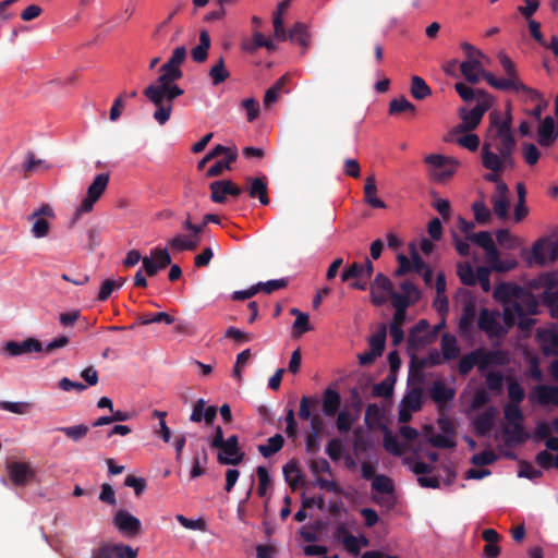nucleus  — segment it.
Wrapping results in <instances>:
<instances>
[{
  "label": "nucleus",
  "mask_w": 558,
  "mask_h": 558,
  "mask_svg": "<svg viewBox=\"0 0 558 558\" xmlns=\"http://www.w3.org/2000/svg\"><path fill=\"white\" fill-rule=\"evenodd\" d=\"M508 397L509 402L508 403H514L520 405V403L525 398V392L523 387L517 381V380H510L508 385Z\"/></svg>",
  "instance_id": "obj_52"
},
{
  "label": "nucleus",
  "mask_w": 558,
  "mask_h": 558,
  "mask_svg": "<svg viewBox=\"0 0 558 558\" xmlns=\"http://www.w3.org/2000/svg\"><path fill=\"white\" fill-rule=\"evenodd\" d=\"M494 100V97L485 89H477V102L475 107L470 111L465 109L460 110L462 123L457 125L453 132L463 133L476 129L485 112L493 106Z\"/></svg>",
  "instance_id": "obj_4"
},
{
  "label": "nucleus",
  "mask_w": 558,
  "mask_h": 558,
  "mask_svg": "<svg viewBox=\"0 0 558 558\" xmlns=\"http://www.w3.org/2000/svg\"><path fill=\"white\" fill-rule=\"evenodd\" d=\"M56 430L63 433L69 439L78 442L87 436L89 433V426L86 424H78L58 427Z\"/></svg>",
  "instance_id": "obj_36"
},
{
  "label": "nucleus",
  "mask_w": 558,
  "mask_h": 558,
  "mask_svg": "<svg viewBox=\"0 0 558 558\" xmlns=\"http://www.w3.org/2000/svg\"><path fill=\"white\" fill-rule=\"evenodd\" d=\"M489 125L496 126L499 130H504V128H507L508 132H512V114L510 111V108L506 111V116L504 119H501V116L498 111H492L489 113Z\"/></svg>",
  "instance_id": "obj_42"
},
{
  "label": "nucleus",
  "mask_w": 558,
  "mask_h": 558,
  "mask_svg": "<svg viewBox=\"0 0 558 558\" xmlns=\"http://www.w3.org/2000/svg\"><path fill=\"white\" fill-rule=\"evenodd\" d=\"M124 283V279H121L119 281L112 280V279H106L100 287L99 293H98V300L99 301H106L110 298L111 293L114 290L120 289Z\"/></svg>",
  "instance_id": "obj_47"
},
{
  "label": "nucleus",
  "mask_w": 558,
  "mask_h": 558,
  "mask_svg": "<svg viewBox=\"0 0 558 558\" xmlns=\"http://www.w3.org/2000/svg\"><path fill=\"white\" fill-rule=\"evenodd\" d=\"M248 195L251 197H258L262 205L269 204V197L267 194V179L266 177L260 178H247Z\"/></svg>",
  "instance_id": "obj_21"
},
{
  "label": "nucleus",
  "mask_w": 558,
  "mask_h": 558,
  "mask_svg": "<svg viewBox=\"0 0 558 558\" xmlns=\"http://www.w3.org/2000/svg\"><path fill=\"white\" fill-rule=\"evenodd\" d=\"M215 448L219 449L217 460L222 465H238L244 459V452H242L239 447V438L236 435L228 437Z\"/></svg>",
  "instance_id": "obj_7"
},
{
  "label": "nucleus",
  "mask_w": 558,
  "mask_h": 558,
  "mask_svg": "<svg viewBox=\"0 0 558 558\" xmlns=\"http://www.w3.org/2000/svg\"><path fill=\"white\" fill-rule=\"evenodd\" d=\"M23 168V177L26 179L32 173L37 171H45L50 169V165L46 162L44 159L36 158L35 154L33 151H27L26 154V160L22 166Z\"/></svg>",
  "instance_id": "obj_27"
},
{
  "label": "nucleus",
  "mask_w": 558,
  "mask_h": 558,
  "mask_svg": "<svg viewBox=\"0 0 558 558\" xmlns=\"http://www.w3.org/2000/svg\"><path fill=\"white\" fill-rule=\"evenodd\" d=\"M504 416L506 420L505 425H510V424L512 425L513 423L514 424L524 423V414H523L520 405L514 404V403H507L504 407Z\"/></svg>",
  "instance_id": "obj_40"
},
{
  "label": "nucleus",
  "mask_w": 558,
  "mask_h": 558,
  "mask_svg": "<svg viewBox=\"0 0 558 558\" xmlns=\"http://www.w3.org/2000/svg\"><path fill=\"white\" fill-rule=\"evenodd\" d=\"M429 396L434 402L441 407L453 400L456 391L442 381L437 380L430 387Z\"/></svg>",
  "instance_id": "obj_19"
},
{
  "label": "nucleus",
  "mask_w": 558,
  "mask_h": 558,
  "mask_svg": "<svg viewBox=\"0 0 558 558\" xmlns=\"http://www.w3.org/2000/svg\"><path fill=\"white\" fill-rule=\"evenodd\" d=\"M308 466L312 474L316 477L320 473H331L330 464L325 458L311 459Z\"/></svg>",
  "instance_id": "obj_60"
},
{
  "label": "nucleus",
  "mask_w": 558,
  "mask_h": 558,
  "mask_svg": "<svg viewBox=\"0 0 558 558\" xmlns=\"http://www.w3.org/2000/svg\"><path fill=\"white\" fill-rule=\"evenodd\" d=\"M520 292V287L512 283L502 282L495 288L494 298L500 302L509 304L514 302L511 300L518 298Z\"/></svg>",
  "instance_id": "obj_24"
},
{
  "label": "nucleus",
  "mask_w": 558,
  "mask_h": 558,
  "mask_svg": "<svg viewBox=\"0 0 558 558\" xmlns=\"http://www.w3.org/2000/svg\"><path fill=\"white\" fill-rule=\"evenodd\" d=\"M160 270L171 265V256L167 248H153L150 251V257Z\"/></svg>",
  "instance_id": "obj_50"
},
{
  "label": "nucleus",
  "mask_w": 558,
  "mask_h": 558,
  "mask_svg": "<svg viewBox=\"0 0 558 558\" xmlns=\"http://www.w3.org/2000/svg\"><path fill=\"white\" fill-rule=\"evenodd\" d=\"M475 315V304L472 301L465 302L459 320V330L462 335L472 333L474 328Z\"/></svg>",
  "instance_id": "obj_20"
},
{
  "label": "nucleus",
  "mask_w": 558,
  "mask_h": 558,
  "mask_svg": "<svg viewBox=\"0 0 558 558\" xmlns=\"http://www.w3.org/2000/svg\"><path fill=\"white\" fill-rule=\"evenodd\" d=\"M537 339L546 356L558 355V329L538 330Z\"/></svg>",
  "instance_id": "obj_16"
},
{
  "label": "nucleus",
  "mask_w": 558,
  "mask_h": 558,
  "mask_svg": "<svg viewBox=\"0 0 558 558\" xmlns=\"http://www.w3.org/2000/svg\"><path fill=\"white\" fill-rule=\"evenodd\" d=\"M393 292L392 281L383 272H378L369 286L371 302L375 306H381Z\"/></svg>",
  "instance_id": "obj_8"
},
{
  "label": "nucleus",
  "mask_w": 558,
  "mask_h": 558,
  "mask_svg": "<svg viewBox=\"0 0 558 558\" xmlns=\"http://www.w3.org/2000/svg\"><path fill=\"white\" fill-rule=\"evenodd\" d=\"M441 353L444 360L449 361L458 357L460 350L453 336L445 333L441 337Z\"/></svg>",
  "instance_id": "obj_34"
},
{
  "label": "nucleus",
  "mask_w": 558,
  "mask_h": 558,
  "mask_svg": "<svg viewBox=\"0 0 558 558\" xmlns=\"http://www.w3.org/2000/svg\"><path fill=\"white\" fill-rule=\"evenodd\" d=\"M423 390L413 388L403 399L402 404L410 411H418L422 407Z\"/></svg>",
  "instance_id": "obj_44"
},
{
  "label": "nucleus",
  "mask_w": 558,
  "mask_h": 558,
  "mask_svg": "<svg viewBox=\"0 0 558 558\" xmlns=\"http://www.w3.org/2000/svg\"><path fill=\"white\" fill-rule=\"evenodd\" d=\"M364 278L361 263L353 262L341 272L342 282H351L355 279Z\"/></svg>",
  "instance_id": "obj_54"
},
{
  "label": "nucleus",
  "mask_w": 558,
  "mask_h": 558,
  "mask_svg": "<svg viewBox=\"0 0 558 558\" xmlns=\"http://www.w3.org/2000/svg\"><path fill=\"white\" fill-rule=\"evenodd\" d=\"M364 199L373 208H386V204L377 197V186L374 175H369L365 180Z\"/></svg>",
  "instance_id": "obj_26"
},
{
  "label": "nucleus",
  "mask_w": 558,
  "mask_h": 558,
  "mask_svg": "<svg viewBox=\"0 0 558 558\" xmlns=\"http://www.w3.org/2000/svg\"><path fill=\"white\" fill-rule=\"evenodd\" d=\"M395 378L387 377L378 384H375L373 387V396L374 397H391L393 392Z\"/></svg>",
  "instance_id": "obj_48"
},
{
  "label": "nucleus",
  "mask_w": 558,
  "mask_h": 558,
  "mask_svg": "<svg viewBox=\"0 0 558 558\" xmlns=\"http://www.w3.org/2000/svg\"><path fill=\"white\" fill-rule=\"evenodd\" d=\"M457 274L463 284L470 287L476 284V274L470 263H459Z\"/></svg>",
  "instance_id": "obj_43"
},
{
  "label": "nucleus",
  "mask_w": 558,
  "mask_h": 558,
  "mask_svg": "<svg viewBox=\"0 0 558 558\" xmlns=\"http://www.w3.org/2000/svg\"><path fill=\"white\" fill-rule=\"evenodd\" d=\"M356 417L347 411H340L337 416V428L341 434L348 433L354 424Z\"/></svg>",
  "instance_id": "obj_56"
},
{
  "label": "nucleus",
  "mask_w": 558,
  "mask_h": 558,
  "mask_svg": "<svg viewBox=\"0 0 558 558\" xmlns=\"http://www.w3.org/2000/svg\"><path fill=\"white\" fill-rule=\"evenodd\" d=\"M411 95L416 100H423L432 95L430 87L426 84V82L417 75L412 76L411 78Z\"/></svg>",
  "instance_id": "obj_33"
},
{
  "label": "nucleus",
  "mask_w": 558,
  "mask_h": 558,
  "mask_svg": "<svg viewBox=\"0 0 558 558\" xmlns=\"http://www.w3.org/2000/svg\"><path fill=\"white\" fill-rule=\"evenodd\" d=\"M502 318L508 327L513 326L519 318H524V308L518 303H509L505 305Z\"/></svg>",
  "instance_id": "obj_30"
},
{
  "label": "nucleus",
  "mask_w": 558,
  "mask_h": 558,
  "mask_svg": "<svg viewBox=\"0 0 558 558\" xmlns=\"http://www.w3.org/2000/svg\"><path fill=\"white\" fill-rule=\"evenodd\" d=\"M480 68L478 60H465L460 64V70L465 80L471 84H477L482 74L475 72Z\"/></svg>",
  "instance_id": "obj_38"
},
{
  "label": "nucleus",
  "mask_w": 558,
  "mask_h": 558,
  "mask_svg": "<svg viewBox=\"0 0 558 558\" xmlns=\"http://www.w3.org/2000/svg\"><path fill=\"white\" fill-rule=\"evenodd\" d=\"M501 433L505 446L508 448L523 445L531 438V434L525 429L524 423L504 425Z\"/></svg>",
  "instance_id": "obj_9"
},
{
  "label": "nucleus",
  "mask_w": 558,
  "mask_h": 558,
  "mask_svg": "<svg viewBox=\"0 0 558 558\" xmlns=\"http://www.w3.org/2000/svg\"><path fill=\"white\" fill-rule=\"evenodd\" d=\"M151 323H165L171 325L174 323V318L166 312L155 313L154 315H142L138 317L140 325H148Z\"/></svg>",
  "instance_id": "obj_49"
},
{
  "label": "nucleus",
  "mask_w": 558,
  "mask_h": 558,
  "mask_svg": "<svg viewBox=\"0 0 558 558\" xmlns=\"http://www.w3.org/2000/svg\"><path fill=\"white\" fill-rule=\"evenodd\" d=\"M425 162L429 167V177L436 182L447 181L459 167L458 160L438 154L426 156Z\"/></svg>",
  "instance_id": "obj_6"
},
{
  "label": "nucleus",
  "mask_w": 558,
  "mask_h": 558,
  "mask_svg": "<svg viewBox=\"0 0 558 558\" xmlns=\"http://www.w3.org/2000/svg\"><path fill=\"white\" fill-rule=\"evenodd\" d=\"M208 461V453L206 448L203 446L201 451H197L193 458V466L190 472L191 478H196L205 473V465Z\"/></svg>",
  "instance_id": "obj_37"
},
{
  "label": "nucleus",
  "mask_w": 558,
  "mask_h": 558,
  "mask_svg": "<svg viewBox=\"0 0 558 558\" xmlns=\"http://www.w3.org/2000/svg\"><path fill=\"white\" fill-rule=\"evenodd\" d=\"M485 381L490 391L500 392L504 386V376L499 372H489L485 376Z\"/></svg>",
  "instance_id": "obj_59"
},
{
  "label": "nucleus",
  "mask_w": 558,
  "mask_h": 558,
  "mask_svg": "<svg viewBox=\"0 0 558 558\" xmlns=\"http://www.w3.org/2000/svg\"><path fill=\"white\" fill-rule=\"evenodd\" d=\"M210 199L217 204H225L229 196V180H216L209 184Z\"/></svg>",
  "instance_id": "obj_29"
},
{
  "label": "nucleus",
  "mask_w": 558,
  "mask_h": 558,
  "mask_svg": "<svg viewBox=\"0 0 558 558\" xmlns=\"http://www.w3.org/2000/svg\"><path fill=\"white\" fill-rule=\"evenodd\" d=\"M517 141L513 132H508L505 126L499 130L489 125L481 149L482 165L489 171L499 169L498 155L509 150H515Z\"/></svg>",
  "instance_id": "obj_2"
},
{
  "label": "nucleus",
  "mask_w": 558,
  "mask_h": 558,
  "mask_svg": "<svg viewBox=\"0 0 558 558\" xmlns=\"http://www.w3.org/2000/svg\"><path fill=\"white\" fill-rule=\"evenodd\" d=\"M210 48V36L206 29L199 33V44L191 50L192 59L197 63H203L207 60L208 50Z\"/></svg>",
  "instance_id": "obj_25"
},
{
  "label": "nucleus",
  "mask_w": 558,
  "mask_h": 558,
  "mask_svg": "<svg viewBox=\"0 0 558 558\" xmlns=\"http://www.w3.org/2000/svg\"><path fill=\"white\" fill-rule=\"evenodd\" d=\"M495 415L496 409L490 405L473 420V428L478 437H485L489 434L494 427Z\"/></svg>",
  "instance_id": "obj_17"
},
{
  "label": "nucleus",
  "mask_w": 558,
  "mask_h": 558,
  "mask_svg": "<svg viewBox=\"0 0 558 558\" xmlns=\"http://www.w3.org/2000/svg\"><path fill=\"white\" fill-rule=\"evenodd\" d=\"M32 233L35 238H44L47 236L50 230V223L46 218L35 217Z\"/></svg>",
  "instance_id": "obj_61"
},
{
  "label": "nucleus",
  "mask_w": 558,
  "mask_h": 558,
  "mask_svg": "<svg viewBox=\"0 0 558 558\" xmlns=\"http://www.w3.org/2000/svg\"><path fill=\"white\" fill-rule=\"evenodd\" d=\"M497 460V456L492 450H484L480 453L472 456L471 463L477 466L489 465Z\"/></svg>",
  "instance_id": "obj_58"
},
{
  "label": "nucleus",
  "mask_w": 558,
  "mask_h": 558,
  "mask_svg": "<svg viewBox=\"0 0 558 558\" xmlns=\"http://www.w3.org/2000/svg\"><path fill=\"white\" fill-rule=\"evenodd\" d=\"M468 241H471L472 243L476 244L477 246L485 250L489 245L494 243V240L492 238V234L488 231H481L477 233H472L466 236Z\"/></svg>",
  "instance_id": "obj_57"
},
{
  "label": "nucleus",
  "mask_w": 558,
  "mask_h": 558,
  "mask_svg": "<svg viewBox=\"0 0 558 558\" xmlns=\"http://www.w3.org/2000/svg\"><path fill=\"white\" fill-rule=\"evenodd\" d=\"M557 131L555 129V121L551 117H546L538 129V144L547 147L551 145L557 138Z\"/></svg>",
  "instance_id": "obj_22"
},
{
  "label": "nucleus",
  "mask_w": 558,
  "mask_h": 558,
  "mask_svg": "<svg viewBox=\"0 0 558 558\" xmlns=\"http://www.w3.org/2000/svg\"><path fill=\"white\" fill-rule=\"evenodd\" d=\"M472 210L474 213V218L477 223L487 225L489 222L492 215L489 209L483 202L477 201L473 203Z\"/></svg>",
  "instance_id": "obj_53"
},
{
  "label": "nucleus",
  "mask_w": 558,
  "mask_h": 558,
  "mask_svg": "<svg viewBox=\"0 0 558 558\" xmlns=\"http://www.w3.org/2000/svg\"><path fill=\"white\" fill-rule=\"evenodd\" d=\"M533 397L541 405L558 407V386L538 385L533 390Z\"/></svg>",
  "instance_id": "obj_18"
},
{
  "label": "nucleus",
  "mask_w": 558,
  "mask_h": 558,
  "mask_svg": "<svg viewBox=\"0 0 558 558\" xmlns=\"http://www.w3.org/2000/svg\"><path fill=\"white\" fill-rule=\"evenodd\" d=\"M499 314L488 308H482L477 322L478 328L486 332L489 338L501 337L505 331L498 322Z\"/></svg>",
  "instance_id": "obj_10"
},
{
  "label": "nucleus",
  "mask_w": 558,
  "mask_h": 558,
  "mask_svg": "<svg viewBox=\"0 0 558 558\" xmlns=\"http://www.w3.org/2000/svg\"><path fill=\"white\" fill-rule=\"evenodd\" d=\"M319 403V399L316 396L302 397L299 409V416L302 420H310L313 415L311 414V408L316 407Z\"/></svg>",
  "instance_id": "obj_51"
},
{
  "label": "nucleus",
  "mask_w": 558,
  "mask_h": 558,
  "mask_svg": "<svg viewBox=\"0 0 558 558\" xmlns=\"http://www.w3.org/2000/svg\"><path fill=\"white\" fill-rule=\"evenodd\" d=\"M284 445V438L281 434H276L275 436L268 438L267 444L259 445L258 451L264 458H269L272 454L277 453L281 450Z\"/></svg>",
  "instance_id": "obj_32"
},
{
  "label": "nucleus",
  "mask_w": 558,
  "mask_h": 558,
  "mask_svg": "<svg viewBox=\"0 0 558 558\" xmlns=\"http://www.w3.org/2000/svg\"><path fill=\"white\" fill-rule=\"evenodd\" d=\"M480 350V372H484L490 366H504L509 363L508 353L504 350H485L483 348H478Z\"/></svg>",
  "instance_id": "obj_13"
},
{
  "label": "nucleus",
  "mask_w": 558,
  "mask_h": 558,
  "mask_svg": "<svg viewBox=\"0 0 558 558\" xmlns=\"http://www.w3.org/2000/svg\"><path fill=\"white\" fill-rule=\"evenodd\" d=\"M384 448L386 451L395 456H400L402 453L400 442L389 430H386L384 435Z\"/></svg>",
  "instance_id": "obj_62"
},
{
  "label": "nucleus",
  "mask_w": 558,
  "mask_h": 558,
  "mask_svg": "<svg viewBox=\"0 0 558 558\" xmlns=\"http://www.w3.org/2000/svg\"><path fill=\"white\" fill-rule=\"evenodd\" d=\"M113 521L118 530L124 535L134 536L141 532V521L126 510H119L116 513Z\"/></svg>",
  "instance_id": "obj_11"
},
{
  "label": "nucleus",
  "mask_w": 558,
  "mask_h": 558,
  "mask_svg": "<svg viewBox=\"0 0 558 558\" xmlns=\"http://www.w3.org/2000/svg\"><path fill=\"white\" fill-rule=\"evenodd\" d=\"M545 246L550 248L551 255L550 260H555L558 254V246L549 243L547 239H539L532 245L531 256L526 258V263L531 266L532 264H537L539 266H544L547 262L544 250Z\"/></svg>",
  "instance_id": "obj_14"
},
{
  "label": "nucleus",
  "mask_w": 558,
  "mask_h": 558,
  "mask_svg": "<svg viewBox=\"0 0 558 558\" xmlns=\"http://www.w3.org/2000/svg\"><path fill=\"white\" fill-rule=\"evenodd\" d=\"M5 351L11 356H19L23 354H29L33 352L43 351L41 342L35 338H28L22 342L9 341L5 344Z\"/></svg>",
  "instance_id": "obj_15"
},
{
  "label": "nucleus",
  "mask_w": 558,
  "mask_h": 558,
  "mask_svg": "<svg viewBox=\"0 0 558 558\" xmlns=\"http://www.w3.org/2000/svg\"><path fill=\"white\" fill-rule=\"evenodd\" d=\"M283 474H284V477H286L287 482L289 483V485L292 488H295V486L298 485L299 481L302 478V474H301V471H300V469L298 466V462L294 461V460L289 461L283 466Z\"/></svg>",
  "instance_id": "obj_45"
},
{
  "label": "nucleus",
  "mask_w": 558,
  "mask_h": 558,
  "mask_svg": "<svg viewBox=\"0 0 558 558\" xmlns=\"http://www.w3.org/2000/svg\"><path fill=\"white\" fill-rule=\"evenodd\" d=\"M92 558H117L114 544L101 542L99 546L93 550Z\"/></svg>",
  "instance_id": "obj_64"
},
{
  "label": "nucleus",
  "mask_w": 558,
  "mask_h": 558,
  "mask_svg": "<svg viewBox=\"0 0 558 558\" xmlns=\"http://www.w3.org/2000/svg\"><path fill=\"white\" fill-rule=\"evenodd\" d=\"M402 112H410L414 114L416 112L415 106L409 101L404 96L395 98L389 104V113L398 114Z\"/></svg>",
  "instance_id": "obj_41"
},
{
  "label": "nucleus",
  "mask_w": 558,
  "mask_h": 558,
  "mask_svg": "<svg viewBox=\"0 0 558 558\" xmlns=\"http://www.w3.org/2000/svg\"><path fill=\"white\" fill-rule=\"evenodd\" d=\"M110 175L108 172L99 173L95 177L94 181L87 189V195L82 204L76 208L73 218L71 219L70 227H73L83 214L93 210L95 203L101 197L109 183Z\"/></svg>",
  "instance_id": "obj_5"
},
{
  "label": "nucleus",
  "mask_w": 558,
  "mask_h": 558,
  "mask_svg": "<svg viewBox=\"0 0 558 558\" xmlns=\"http://www.w3.org/2000/svg\"><path fill=\"white\" fill-rule=\"evenodd\" d=\"M498 60L507 77L499 78L496 77L492 72L481 69L482 77L487 82L489 86L502 92H523L530 97L531 100H538L541 98L536 90L527 87L520 81L515 64L506 53L500 52L498 54Z\"/></svg>",
  "instance_id": "obj_3"
},
{
  "label": "nucleus",
  "mask_w": 558,
  "mask_h": 558,
  "mask_svg": "<svg viewBox=\"0 0 558 558\" xmlns=\"http://www.w3.org/2000/svg\"><path fill=\"white\" fill-rule=\"evenodd\" d=\"M429 442L433 447L439 449H451L456 447V441L452 437L445 434H436L429 438Z\"/></svg>",
  "instance_id": "obj_63"
},
{
  "label": "nucleus",
  "mask_w": 558,
  "mask_h": 558,
  "mask_svg": "<svg viewBox=\"0 0 558 558\" xmlns=\"http://www.w3.org/2000/svg\"><path fill=\"white\" fill-rule=\"evenodd\" d=\"M372 488L380 494H390L393 492V484L389 477L376 475L372 482Z\"/></svg>",
  "instance_id": "obj_55"
},
{
  "label": "nucleus",
  "mask_w": 558,
  "mask_h": 558,
  "mask_svg": "<svg viewBox=\"0 0 558 558\" xmlns=\"http://www.w3.org/2000/svg\"><path fill=\"white\" fill-rule=\"evenodd\" d=\"M480 350L475 349L466 354H464L459 361V373L463 376L468 375L474 366H477L480 369Z\"/></svg>",
  "instance_id": "obj_35"
},
{
  "label": "nucleus",
  "mask_w": 558,
  "mask_h": 558,
  "mask_svg": "<svg viewBox=\"0 0 558 558\" xmlns=\"http://www.w3.org/2000/svg\"><path fill=\"white\" fill-rule=\"evenodd\" d=\"M209 76L214 85H219L229 78L230 73L226 69L223 57H220L218 61L210 68Z\"/></svg>",
  "instance_id": "obj_39"
},
{
  "label": "nucleus",
  "mask_w": 558,
  "mask_h": 558,
  "mask_svg": "<svg viewBox=\"0 0 558 558\" xmlns=\"http://www.w3.org/2000/svg\"><path fill=\"white\" fill-rule=\"evenodd\" d=\"M160 72L156 82L148 85L143 94L156 106L153 114L156 122L165 125L170 120L174 99L184 94V90L175 84V81L182 78L183 72L169 61L162 64Z\"/></svg>",
  "instance_id": "obj_1"
},
{
  "label": "nucleus",
  "mask_w": 558,
  "mask_h": 558,
  "mask_svg": "<svg viewBox=\"0 0 558 558\" xmlns=\"http://www.w3.org/2000/svg\"><path fill=\"white\" fill-rule=\"evenodd\" d=\"M238 151H230L223 159L216 161L206 172V178L219 177L225 170H230L231 165L236 160Z\"/></svg>",
  "instance_id": "obj_28"
},
{
  "label": "nucleus",
  "mask_w": 558,
  "mask_h": 558,
  "mask_svg": "<svg viewBox=\"0 0 558 558\" xmlns=\"http://www.w3.org/2000/svg\"><path fill=\"white\" fill-rule=\"evenodd\" d=\"M288 39L298 43L304 50L308 47L310 35L304 23L296 22L289 31Z\"/></svg>",
  "instance_id": "obj_31"
},
{
  "label": "nucleus",
  "mask_w": 558,
  "mask_h": 558,
  "mask_svg": "<svg viewBox=\"0 0 558 558\" xmlns=\"http://www.w3.org/2000/svg\"><path fill=\"white\" fill-rule=\"evenodd\" d=\"M369 351L374 352L376 355L381 356L385 350L386 343V327L381 326V328L369 338Z\"/></svg>",
  "instance_id": "obj_46"
},
{
  "label": "nucleus",
  "mask_w": 558,
  "mask_h": 558,
  "mask_svg": "<svg viewBox=\"0 0 558 558\" xmlns=\"http://www.w3.org/2000/svg\"><path fill=\"white\" fill-rule=\"evenodd\" d=\"M7 469L10 481L15 486H24L35 476L34 470L26 462H11Z\"/></svg>",
  "instance_id": "obj_12"
},
{
  "label": "nucleus",
  "mask_w": 558,
  "mask_h": 558,
  "mask_svg": "<svg viewBox=\"0 0 558 558\" xmlns=\"http://www.w3.org/2000/svg\"><path fill=\"white\" fill-rule=\"evenodd\" d=\"M340 405V393L331 388H327L323 393V413L329 417L335 416Z\"/></svg>",
  "instance_id": "obj_23"
}]
</instances>
